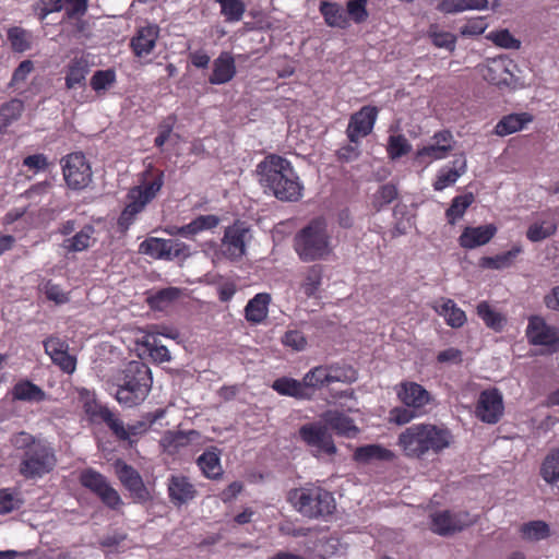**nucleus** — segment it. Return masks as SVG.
<instances>
[{"instance_id":"obj_1","label":"nucleus","mask_w":559,"mask_h":559,"mask_svg":"<svg viewBox=\"0 0 559 559\" xmlns=\"http://www.w3.org/2000/svg\"><path fill=\"white\" fill-rule=\"evenodd\" d=\"M257 171L262 187L280 201L296 202L302 197L304 186L285 157L270 154L258 164Z\"/></svg>"},{"instance_id":"obj_2","label":"nucleus","mask_w":559,"mask_h":559,"mask_svg":"<svg viewBox=\"0 0 559 559\" xmlns=\"http://www.w3.org/2000/svg\"><path fill=\"white\" fill-rule=\"evenodd\" d=\"M11 443L16 450L23 451L19 473L24 478H41L55 468L56 453L46 440L38 439L26 431H20L13 435Z\"/></svg>"},{"instance_id":"obj_3","label":"nucleus","mask_w":559,"mask_h":559,"mask_svg":"<svg viewBox=\"0 0 559 559\" xmlns=\"http://www.w3.org/2000/svg\"><path fill=\"white\" fill-rule=\"evenodd\" d=\"M451 432L433 424L420 423L405 428L397 437V445L408 459L438 454L450 445Z\"/></svg>"},{"instance_id":"obj_4","label":"nucleus","mask_w":559,"mask_h":559,"mask_svg":"<svg viewBox=\"0 0 559 559\" xmlns=\"http://www.w3.org/2000/svg\"><path fill=\"white\" fill-rule=\"evenodd\" d=\"M164 171L152 165L145 169L140 185L131 188L127 194L128 202L117 221L120 233H127L136 216L156 198L164 186Z\"/></svg>"},{"instance_id":"obj_5","label":"nucleus","mask_w":559,"mask_h":559,"mask_svg":"<svg viewBox=\"0 0 559 559\" xmlns=\"http://www.w3.org/2000/svg\"><path fill=\"white\" fill-rule=\"evenodd\" d=\"M152 383V372L146 364L129 361L116 377V400L124 407L138 406L147 397Z\"/></svg>"},{"instance_id":"obj_6","label":"nucleus","mask_w":559,"mask_h":559,"mask_svg":"<svg viewBox=\"0 0 559 559\" xmlns=\"http://www.w3.org/2000/svg\"><path fill=\"white\" fill-rule=\"evenodd\" d=\"M294 249L304 262L326 259L333 251L326 219L316 217L302 227L295 235Z\"/></svg>"},{"instance_id":"obj_7","label":"nucleus","mask_w":559,"mask_h":559,"mask_svg":"<svg viewBox=\"0 0 559 559\" xmlns=\"http://www.w3.org/2000/svg\"><path fill=\"white\" fill-rule=\"evenodd\" d=\"M286 498L298 513L308 519H324L336 508L333 493L311 483L290 489Z\"/></svg>"},{"instance_id":"obj_8","label":"nucleus","mask_w":559,"mask_h":559,"mask_svg":"<svg viewBox=\"0 0 559 559\" xmlns=\"http://www.w3.org/2000/svg\"><path fill=\"white\" fill-rule=\"evenodd\" d=\"M79 402L92 423H104L117 438H126L124 425L107 406L100 404L93 391H78Z\"/></svg>"},{"instance_id":"obj_9","label":"nucleus","mask_w":559,"mask_h":559,"mask_svg":"<svg viewBox=\"0 0 559 559\" xmlns=\"http://www.w3.org/2000/svg\"><path fill=\"white\" fill-rule=\"evenodd\" d=\"M60 164L63 179L69 189L80 191L92 182V167L82 152H73L63 156Z\"/></svg>"},{"instance_id":"obj_10","label":"nucleus","mask_w":559,"mask_h":559,"mask_svg":"<svg viewBox=\"0 0 559 559\" xmlns=\"http://www.w3.org/2000/svg\"><path fill=\"white\" fill-rule=\"evenodd\" d=\"M79 481L82 487L97 496L109 509L117 510L122 500L118 491L110 486L107 478L94 468H85L80 473Z\"/></svg>"},{"instance_id":"obj_11","label":"nucleus","mask_w":559,"mask_h":559,"mask_svg":"<svg viewBox=\"0 0 559 559\" xmlns=\"http://www.w3.org/2000/svg\"><path fill=\"white\" fill-rule=\"evenodd\" d=\"M516 63L507 57L492 58L481 69L483 78L498 87L515 88L519 79L515 75Z\"/></svg>"},{"instance_id":"obj_12","label":"nucleus","mask_w":559,"mask_h":559,"mask_svg":"<svg viewBox=\"0 0 559 559\" xmlns=\"http://www.w3.org/2000/svg\"><path fill=\"white\" fill-rule=\"evenodd\" d=\"M504 415V401L497 388L483 390L475 404V416L484 424L496 425Z\"/></svg>"},{"instance_id":"obj_13","label":"nucleus","mask_w":559,"mask_h":559,"mask_svg":"<svg viewBox=\"0 0 559 559\" xmlns=\"http://www.w3.org/2000/svg\"><path fill=\"white\" fill-rule=\"evenodd\" d=\"M525 334L531 345L548 347L551 353L559 347V329L547 324L543 317H530Z\"/></svg>"},{"instance_id":"obj_14","label":"nucleus","mask_w":559,"mask_h":559,"mask_svg":"<svg viewBox=\"0 0 559 559\" xmlns=\"http://www.w3.org/2000/svg\"><path fill=\"white\" fill-rule=\"evenodd\" d=\"M115 472L121 485L129 491L135 502L145 503L152 499L140 473L122 460L115 462Z\"/></svg>"},{"instance_id":"obj_15","label":"nucleus","mask_w":559,"mask_h":559,"mask_svg":"<svg viewBox=\"0 0 559 559\" xmlns=\"http://www.w3.org/2000/svg\"><path fill=\"white\" fill-rule=\"evenodd\" d=\"M299 438L310 448L314 449L316 455L325 453L333 455L336 453V447L329 435L328 429L320 424H306L299 428Z\"/></svg>"},{"instance_id":"obj_16","label":"nucleus","mask_w":559,"mask_h":559,"mask_svg":"<svg viewBox=\"0 0 559 559\" xmlns=\"http://www.w3.org/2000/svg\"><path fill=\"white\" fill-rule=\"evenodd\" d=\"M433 143L418 148L415 159L420 164H429L433 160H440L452 152L454 147V138L451 131L441 130L433 134Z\"/></svg>"},{"instance_id":"obj_17","label":"nucleus","mask_w":559,"mask_h":559,"mask_svg":"<svg viewBox=\"0 0 559 559\" xmlns=\"http://www.w3.org/2000/svg\"><path fill=\"white\" fill-rule=\"evenodd\" d=\"M379 114L376 106H362L354 112L348 121L346 135L352 143H358L361 138L369 135L374 127Z\"/></svg>"},{"instance_id":"obj_18","label":"nucleus","mask_w":559,"mask_h":559,"mask_svg":"<svg viewBox=\"0 0 559 559\" xmlns=\"http://www.w3.org/2000/svg\"><path fill=\"white\" fill-rule=\"evenodd\" d=\"M474 520L468 512L442 511L431 516V531L438 535L447 536L471 526Z\"/></svg>"},{"instance_id":"obj_19","label":"nucleus","mask_w":559,"mask_h":559,"mask_svg":"<svg viewBox=\"0 0 559 559\" xmlns=\"http://www.w3.org/2000/svg\"><path fill=\"white\" fill-rule=\"evenodd\" d=\"M397 400L406 407L424 413L432 401V396L421 384L414 381H402L395 386Z\"/></svg>"},{"instance_id":"obj_20","label":"nucleus","mask_w":559,"mask_h":559,"mask_svg":"<svg viewBox=\"0 0 559 559\" xmlns=\"http://www.w3.org/2000/svg\"><path fill=\"white\" fill-rule=\"evenodd\" d=\"M91 71L90 56L81 53L74 56L64 67V85L67 90L84 87Z\"/></svg>"},{"instance_id":"obj_21","label":"nucleus","mask_w":559,"mask_h":559,"mask_svg":"<svg viewBox=\"0 0 559 559\" xmlns=\"http://www.w3.org/2000/svg\"><path fill=\"white\" fill-rule=\"evenodd\" d=\"M167 491L170 502L178 508L192 501L198 495L195 486L183 475H171L168 478Z\"/></svg>"},{"instance_id":"obj_22","label":"nucleus","mask_w":559,"mask_h":559,"mask_svg":"<svg viewBox=\"0 0 559 559\" xmlns=\"http://www.w3.org/2000/svg\"><path fill=\"white\" fill-rule=\"evenodd\" d=\"M159 37V27L156 24H148L140 27L131 38L130 47L138 58H143L153 52Z\"/></svg>"},{"instance_id":"obj_23","label":"nucleus","mask_w":559,"mask_h":559,"mask_svg":"<svg viewBox=\"0 0 559 559\" xmlns=\"http://www.w3.org/2000/svg\"><path fill=\"white\" fill-rule=\"evenodd\" d=\"M497 228L492 224L477 227L467 226L459 237V243L464 249H475L488 243L496 235Z\"/></svg>"},{"instance_id":"obj_24","label":"nucleus","mask_w":559,"mask_h":559,"mask_svg":"<svg viewBox=\"0 0 559 559\" xmlns=\"http://www.w3.org/2000/svg\"><path fill=\"white\" fill-rule=\"evenodd\" d=\"M237 73L235 58L229 51H222L213 61V71L209 82L213 85H222L230 82Z\"/></svg>"},{"instance_id":"obj_25","label":"nucleus","mask_w":559,"mask_h":559,"mask_svg":"<svg viewBox=\"0 0 559 559\" xmlns=\"http://www.w3.org/2000/svg\"><path fill=\"white\" fill-rule=\"evenodd\" d=\"M247 229L239 226L233 225L226 228L223 238V252L230 259H238L245 254V237Z\"/></svg>"},{"instance_id":"obj_26","label":"nucleus","mask_w":559,"mask_h":559,"mask_svg":"<svg viewBox=\"0 0 559 559\" xmlns=\"http://www.w3.org/2000/svg\"><path fill=\"white\" fill-rule=\"evenodd\" d=\"M432 309L441 317L444 318L445 323L453 328H462L466 323V314L454 300L450 298H440L432 305Z\"/></svg>"},{"instance_id":"obj_27","label":"nucleus","mask_w":559,"mask_h":559,"mask_svg":"<svg viewBox=\"0 0 559 559\" xmlns=\"http://www.w3.org/2000/svg\"><path fill=\"white\" fill-rule=\"evenodd\" d=\"M324 425L331 430L335 431L336 435L344 437H355L358 432V428L355 426L354 420L338 411H328L322 415Z\"/></svg>"},{"instance_id":"obj_28","label":"nucleus","mask_w":559,"mask_h":559,"mask_svg":"<svg viewBox=\"0 0 559 559\" xmlns=\"http://www.w3.org/2000/svg\"><path fill=\"white\" fill-rule=\"evenodd\" d=\"M271 388L282 396H289L295 400L305 401L311 400L306 384L302 380H297L290 377H281L273 381Z\"/></svg>"},{"instance_id":"obj_29","label":"nucleus","mask_w":559,"mask_h":559,"mask_svg":"<svg viewBox=\"0 0 559 559\" xmlns=\"http://www.w3.org/2000/svg\"><path fill=\"white\" fill-rule=\"evenodd\" d=\"M197 465L204 477L209 479H219L223 476L221 464V451L216 447L205 450L198 459Z\"/></svg>"},{"instance_id":"obj_30","label":"nucleus","mask_w":559,"mask_h":559,"mask_svg":"<svg viewBox=\"0 0 559 559\" xmlns=\"http://www.w3.org/2000/svg\"><path fill=\"white\" fill-rule=\"evenodd\" d=\"M319 12L323 16L325 24L330 27L345 29L350 25L345 9L338 2L321 1Z\"/></svg>"},{"instance_id":"obj_31","label":"nucleus","mask_w":559,"mask_h":559,"mask_svg":"<svg viewBox=\"0 0 559 559\" xmlns=\"http://www.w3.org/2000/svg\"><path fill=\"white\" fill-rule=\"evenodd\" d=\"M271 295L267 293H259L251 298L245 308V318L251 324L262 323L269 313V305Z\"/></svg>"},{"instance_id":"obj_32","label":"nucleus","mask_w":559,"mask_h":559,"mask_svg":"<svg viewBox=\"0 0 559 559\" xmlns=\"http://www.w3.org/2000/svg\"><path fill=\"white\" fill-rule=\"evenodd\" d=\"M219 224V218L216 215H199L194 219H192L189 224H186L181 227H178L176 230V235H179L185 238L192 239L195 235L211 230L217 227Z\"/></svg>"},{"instance_id":"obj_33","label":"nucleus","mask_w":559,"mask_h":559,"mask_svg":"<svg viewBox=\"0 0 559 559\" xmlns=\"http://www.w3.org/2000/svg\"><path fill=\"white\" fill-rule=\"evenodd\" d=\"M533 116L528 112L510 114L503 116L495 127V133L499 136H506L522 130L525 124L533 121Z\"/></svg>"},{"instance_id":"obj_34","label":"nucleus","mask_w":559,"mask_h":559,"mask_svg":"<svg viewBox=\"0 0 559 559\" xmlns=\"http://www.w3.org/2000/svg\"><path fill=\"white\" fill-rule=\"evenodd\" d=\"M94 234H95L94 226L91 224H86L75 235H73L72 237L66 238L62 241L61 247L67 252L85 251L91 247Z\"/></svg>"},{"instance_id":"obj_35","label":"nucleus","mask_w":559,"mask_h":559,"mask_svg":"<svg viewBox=\"0 0 559 559\" xmlns=\"http://www.w3.org/2000/svg\"><path fill=\"white\" fill-rule=\"evenodd\" d=\"M13 400L23 402H43L46 400L45 391L29 380H21L12 389Z\"/></svg>"},{"instance_id":"obj_36","label":"nucleus","mask_w":559,"mask_h":559,"mask_svg":"<svg viewBox=\"0 0 559 559\" xmlns=\"http://www.w3.org/2000/svg\"><path fill=\"white\" fill-rule=\"evenodd\" d=\"M393 459L394 453L380 444L358 447L354 452V460L359 463H369L371 461H392Z\"/></svg>"},{"instance_id":"obj_37","label":"nucleus","mask_w":559,"mask_h":559,"mask_svg":"<svg viewBox=\"0 0 559 559\" xmlns=\"http://www.w3.org/2000/svg\"><path fill=\"white\" fill-rule=\"evenodd\" d=\"M304 384H306L310 399H312L316 392L324 386L331 384L330 377L328 373L326 365H320L311 368L304 376Z\"/></svg>"},{"instance_id":"obj_38","label":"nucleus","mask_w":559,"mask_h":559,"mask_svg":"<svg viewBox=\"0 0 559 559\" xmlns=\"http://www.w3.org/2000/svg\"><path fill=\"white\" fill-rule=\"evenodd\" d=\"M475 197L472 192L456 195L452 199L450 206L445 211V218L450 225H454L461 219L466 210L474 203Z\"/></svg>"},{"instance_id":"obj_39","label":"nucleus","mask_w":559,"mask_h":559,"mask_svg":"<svg viewBox=\"0 0 559 559\" xmlns=\"http://www.w3.org/2000/svg\"><path fill=\"white\" fill-rule=\"evenodd\" d=\"M488 5V0H441L437 10L442 13H457L466 10H484Z\"/></svg>"},{"instance_id":"obj_40","label":"nucleus","mask_w":559,"mask_h":559,"mask_svg":"<svg viewBox=\"0 0 559 559\" xmlns=\"http://www.w3.org/2000/svg\"><path fill=\"white\" fill-rule=\"evenodd\" d=\"M523 252L521 245L513 246L510 250L493 257L483 258V265L493 270H502L513 265L519 254Z\"/></svg>"},{"instance_id":"obj_41","label":"nucleus","mask_w":559,"mask_h":559,"mask_svg":"<svg viewBox=\"0 0 559 559\" xmlns=\"http://www.w3.org/2000/svg\"><path fill=\"white\" fill-rule=\"evenodd\" d=\"M476 312L487 328L496 332H501L503 330L506 318L495 310L487 301H480L476 307Z\"/></svg>"},{"instance_id":"obj_42","label":"nucleus","mask_w":559,"mask_h":559,"mask_svg":"<svg viewBox=\"0 0 559 559\" xmlns=\"http://www.w3.org/2000/svg\"><path fill=\"white\" fill-rule=\"evenodd\" d=\"M427 36L433 46L444 48L450 52L455 50L456 36L450 32L442 31L438 24L432 23L429 25Z\"/></svg>"},{"instance_id":"obj_43","label":"nucleus","mask_w":559,"mask_h":559,"mask_svg":"<svg viewBox=\"0 0 559 559\" xmlns=\"http://www.w3.org/2000/svg\"><path fill=\"white\" fill-rule=\"evenodd\" d=\"M466 171V162L462 160L460 167L448 168L443 167L438 171L436 180L432 183V187L436 191H442L447 187L454 185L457 179Z\"/></svg>"},{"instance_id":"obj_44","label":"nucleus","mask_w":559,"mask_h":559,"mask_svg":"<svg viewBox=\"0 0 559 559\" xmlns=\"http://www.w3.org/2000/svg\"><path fill=\"white\" fill-rule=\"evenodd\" d=\"M557 229L558 225L555 219L535 222L528 226L526 238L531 242H539L554 236Z\"/></svg>"},{"instance_id":"obj_45","label":"nucleus","mask_w":559,"mask_h":559,"mask_svg":"<svg viewBox=\"0 0 559 559\" xmlns=\"http://www.w3.org/2000/svg\"><path fill=\"white\" fill-rule=\"evenodd\" d=\"M540 476L547 484L559 480V448L549 451L540 466Z\"/></svg>"},{"instance_id":"obj_46","label":"nucleus","mask_w":559,"mask_h":559,"mask_svg":"<svg viewBox=\"0 0 559 559\" xmlns=\"http://www.w3.org/2000/svg\"><path fill=\"white\" fill-rule=\"evenodd\" d=\"M168 239L150 237L142 241L139 246V251L153 259L168 260Z\"/></svg>"},{"instance_id":"obj_47","label":"nucleus","mask_w":559,"mask_h":559,"mask_svg":"<svg viewBox=\"0 0 559 559\" xmlns=\"http://www.w3.org/2000/svg\"><path fill=\"white\" fill-rule=\"evenodd\" d=\"M181 290L177 287H167L157 290L147 298V302L152 309L164 310L173 301L179 298Z\"/></svg>"},{"instance_id":"obj_48","label":"nucleus","mask_w":559,"mask_h":559,"mask_svg":"<svg viewBox=\"0 0 559 559\" xmlns=\"http://www.w3.org/2000/svg\"><path fill=\"white\" fill-rule=\"evenodd\" d=\"M399 197L395 185L384 183L373 193L371 204L374 211H381L385 205L392 203Z\"/></svg>"},{"instance_id":"obj_49","label":"nucleus","mask_w":559,"mask_h":559,"mask_svg":"<svg viewBox=\"0 0 559 559\" xmlns=\"http://www.w3.org/2000/svg\"><path fill=\"white\" fill-rule=\"evenodd\" d=\"M7 35L13 51L24 52L31 48L32 36L26 29L13 26L8 29Z\"/></svg>"},{"instance_id":"obj_50","label":"nucleus","mask_w":559,"mask_h":559,"mask_svg":"<svg viewBox=\"0 0 559 559\" xmlns=\"http://www.w3.org/2000/svg\"><path fill=\"white\" fill-rule=\"evenodd\" d=\"M24 109V103L21 99L13 98L0 107V128L9 127L14 120H17Z\"/></svg>"},{"instance_id":"obj_51","label":"nucleus","mask_w":559,"mask_h":559,"mask_svg":"<svg viewBox=\"0 0 559 559\" xmlns=\"http://www.w3.org/2000/svg\"><path fill=\"white\" fill-rule=\"evenodd\" d=\"M330 382L352 383L357 380V371L348 365L330 364L326 365Z\"/></svg>"},{"instance_id":"obj_52","label":"nucleus","mask_w":559,"mask_h":559,"mask_svg":"<svg viewBox=\"0 0 559 559\" xmlns=\"http://www.w3.org/2000/svg\"><path fill=\"white\" fill-rule=\"evenodd\" d=\"M522 537L527 540H542L549 536L550 530L544 521H531L521 526Z\"/></svg>"},{"instance_id":"obj_53","label":"nucleus","mask_w":559,"mask_h":559,"mask_svg":"<svg viewBox=\"0 0 559 559\" xmlns=\"http://www.w3.org/2000/svg\"><path fill=\"white\" fill-rule=\"evenodd\" d=\"M221 13L227 22H238L242 19L246 5L242 0H217Z\"/></svg>"},{"instance_id":"obj_54","label":"nucleus","mask_w":559,"mask_h":559,"mask_svg":"<svg viewBox=\"0 0 559 559\" xmlns=\"http://www.w3.org/2000/svg\"><path fill=\"white\" fill-rule=\"evenodd\" d=\"M144 346L147 348L150 356L154 361L159 364L170 361L171 356L165 345L158 343V340L153 334L145 336Z\"/></svg>"},{"instance_id":"obj_55","label":"nucleus","mask_w":559,"mask_h":559,"mask_svg":"<svg viewBox=\"0 0 559 559\" xmlns=\"http://www.w3.org/2000/svg\"><path fill=\"white\" fill-rule=\"evenodd\" d=\"M116 71L114 69L97 70L91 78L90 85L93 91L100 93L116 83Z\"/></svg>"},{"instance_id":"obj_56","label":"nucleus","mask_w":559,"mask_h":559,"mask_svg":"<svg viewBox=\"0 0 559 559\" xmlns=\"http://www.w3.org/2000/svg\"><path fill=\"white\" fill-rule=\"evenodd\" d=\"M487 39L504 49H520L521 47V40L515 38L507 28L490 32Z\"/></svg>"},{"instance_id":"obj_57","label":"nucleus","mask_w":559,"mask_h":559,"mask_svg":"<svg viewBox=\"0 0 559 559\" xmlns=\"http://www.w3.org/2000/svg\"><path fill=\"white\" fill-rule=\"evenodd\" d=\"M322 282V272L321 267L318 265L311 266L305 276V280L301 284V289L307 297H312L317 294L321 286Z\"/></svg>"},{"instance_id":"obj_58","label":"nucleus","mask_w":559,"mask_h":559,"mask_svg":"<svg viewBox=\"0 0 559 559\" xmlns=\"http://www.w3.org/2000/svg\"><path fill=\"white\" fill-rule=\"evenodd\" d=\"M412 150V145L403 134L390 135L388 141V155L392 159L407 155Z\"/></svg>"},{"instance_id":"obj_59","label":"nucleus","mask_w":559,"mask_h":559,"mask_svg":"<svg viewBox=\"0 0 559 559\" xmlns=\"http://www.w3.org/2000/svg\"><path fill=\"white\" fill-rule=\"evenodd\" d=\"M368 0H347L346 14L355 24H361L367 21L369 13L367 10Z\"/></svg>"},{"instance_id":"obj_60","label":"nucleus","mask_w":559,"mask_h":559,"mask_svg":"<svg viewBox=\"0 0 559 559\" xmlns=\"http://www.w3.org/2000/svg\"><path fill=\"white\" fill-rule=\"evenodd\" d=\"M421 413L416 409L408 408L402 404V406H395L389 412V420L392 424L402 426L411 423L416 417L420 416Z\"/></svg>"},{"instance_id":"obj_61","label":"nucleus","mask_w":559,"mask_h":559,"mask_svg":"<svg viewBox=\"0 0 559 559\" xmlns=\"http://www.w3.org/2000/svg\"><path fill=\"white\" fill-rule=\"evenodd\" d=\"M49 357L60 370L68 374H72L76 369V358L69 354V349H62V352L51 354Z\"/></svg>"},{"instance_id":"obj_62","label":"nucleus","mask_w":559,"mask_h":559,"mask_svg":"<svg viewBox=\"0 0 559 559\" xmlns=\"http://www.w3.org/2000/svg\"><path fill=\"white\" fill-rule=\"evenodd\" d=\"M282 344L296 352H301L307 346V338L301 331L289 330L282 336Z\"/></svg>"},{"instance_id":"obj_63","label":"nucleus","mask_w":559,"mask_h":559,"mask_svg":"<svg viewBox=\"0 0 559 559\" xmlns=\"http://www.w3.org/2000/svg\"><path fill=\"white\" fill-rule=\"evenodd\" d=\"M487 27H488V24L486 22V19L483 16H477V17L468 20L460 28V33L462 36H477V35H481L486 31Z\"/></svg>"},{"instance_id":"obj_64","label":"nucleus","mask_w":559,"mask_h":559,"mask_svg":"<svg viewBox=\"0 0 559 559\" xmlns=\"http://www.w3.org/2000/svg\"><path fill=\"white\" fill-rule=\"evenodd\" d=\"M44 292L48 300L55 301L57 305H62L69 301L68 293H64L62 288L48 281L44 286Z\"/></svg>"}]
</instances>
